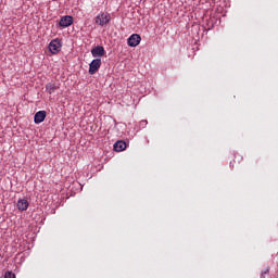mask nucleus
Instances as JSON below:
<instances>
[{"instance_id":"6e6552de","label":"nucleus","mask_w":278,"mask_h":278,"mask_svg":"<svg viewBox=\"0 0 278 278\" xmlns=\"http://www.w3.org/2000/svg\"><path fill=\"white\" fill-rule=\"evenodd\" d=\"M17 210H20V212H27L28 207H29V201L25 200V199H20L17 201Z\"/></svg>"},{"instance_id":"9d476101","label":"nucleus","mask_w":278,"mask_h":278,"mask_svg":"<svg viewBox=\"0 0 278 278\" xmlns=\"http://www.w3.org/2000/svg\"><path fill=\"white\" fill-rule=\"evenodd\" d=\"M46 90L49 94H53V92H55V90H58V86H55V84H48L46 86Z\"/></svg>"},{"instance_id":"39448f33","label":"nucleus","mask_w":278,"mask_h":278,"mask_svg":"<svg viewBox=\"0 0 278 278\" xmlns=\"http://www.w3.org/2000/svg\"><path fill=\"white\" fill-rule=\"evenodd\" d=\"M91 54L93 58H103V55H105V48H103V46L94 47L91 50Z\"/></svg>"},{"instance_id":"f257e3e1","label":"nucleus","mask_w":278,"mask_h":278,"mask_svg":"<svg viewBox=\"0 0 278 278\" xmlns=\"http://www.w3.org/2000/svg\"><path fill=\"white\" fill-rule=\"evenodd\" d=\"M111 17L109 13H100L96 17L97 25H100V27H103L104 25H108L110 23Z\"/></svg>"},{"instance_id":"1a4fd4ad","label":"nucleus","mask_w":278,"mask_h":278,"mask_svg":"<svg viewBox=\"0 0 278 278\" xmlns=\"http://www.w3.org/2000/svg\"><path fill=\"white\" fill-rule=\"evenodd\" d=\"M114 151L121 153V151H125L127 149V143L125 141H116L113 146Z\"/></svg>"},{"instance_id":"7ed1b4c3","label":"nucleus","mask_w":278,"mask_h":278,"mask_svg":"<svg viewBox=\"0 0 278 278\" xmlns=\"http://www.w3.org/2000/svg\"><path fill=\"white\" fill-rule=\"evenodd\" d=\"M101 68V59H96L89 64V75H94Z\"/></svg>"},{"instance_id":"f8f14e48","label":"nucleus","mask_w":278,"mask_h":278,"mask_svg":"<svg viewBox=\"0 0 278 278\" xmlns=\"http://www.w3.org/2000/svg\"><path fill=\"white\" fill-rule=\"evenodd\" d=\"M264 273V275H266L267 273H268V269H266L265 271H263Z\"/></svg>"},{"instance_id":"0eeeda50","label":"nucleus","mask_w":278,"mask_h":278,"mask_svg":"<svg viewBox=\"0 0 278 278\" xmlns=\"http://www.w3.org/2000/svg\"><path fill=\"white\" fill-rule=\"evenodd\" d=\"M47 118V111H39L35 114V123L36 125H40V123H43Z\"/></svg>"},{"instance_id":"423d86ee","label":"nucleus","mask_w":278,"mask_h":278,"mask_svg":"<svg viewBox=\"0 0 278 278\" xmlns=\"http://www.w3.org/2000/svg\"><path fill=\"white\" fill-rule=\"evenodd\" d=\"M72 24H73V16L71 15H65L61 17L59 22L60 27H71Z\"/></svg>"},{"instance_id":"f03ea898","label":"nucleus","mask_w":278,"mask_h":278,"mask_svg":"<svg viewBox=\"0 0 278 278\" xmlns=\"http://www.w3.org/2000/svg\"><path fill=\"white\" fill-rule=\"evenodd\" d=\"M61 50H62V43L60 42V39H53L49 43V51L52 52L53 55H55L56 53H60Z\"/></svg>"},{"instance_id":"9b49d317","label":"nucleus","mask_w":278,"mask_h":278,"mask_svg":"<svg viewBox=\"0 0 278 278\" xmlns=\"http://www.w3.org/2000/svg\"><path fill=\"white\" fill-rule=\"evenodd\" d=\"M4 278H16V274L12 273V271H7L4 274Z\"/></svg>"},{"instance_id":"20e7f679","label":"nucleus","mask_w":278,"mask_h":278,"mask_svg":"<svg viewBox=\"0 0 278 278\" xmlns=\"http://www.w3.org/2000/svg\"><path fill=\"white\" fill-rule=\"evenodd\" d=\"M140 40H142V37L138 34H134L128 38V47H138L140 45Z\"/></svg>"}]
</instances>
